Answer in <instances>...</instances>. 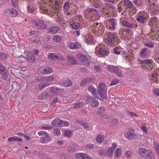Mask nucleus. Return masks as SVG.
I'll return each mask as SVG.
<instances>
[{
    "label": "nucleus",
    "mask_w": 159,
    "mask_h": 159,
    "mask_svg": "<svg viewBox=\"0 0 159 159\" xmlns=\"http://www.w3.org/2000/svg\"><path fill=\"white\" fill-rule=\"evenodd\" d=\"M139 154L143 157L146 159H155L152 152L149 149L145 148H140L138 151Z\"/></svg>",
    "instance_id": "f257e3e1"
},
{
    "label": "nucleus",
    "mask_w": 159,
    "mask_h": 159,
    "mask_svg": "<svg viewBox=\"0 0 159 159\" xmlns=\"http://www.w3.org/2000/svg\"><path fill=\"white\" fill-rule=\"evenodd\" d=\"M107 86L103 83L99 84L98 86V91L101 98L99 99L103 101L107 97Z\"/></svg>",
    "instance_id": "f03ea898"
},
{
    "label": "nucleus",
    "mask_w": 159,
    "mask_h": 159,
    "mask_svg": "<svg viewBox=\"0 0 159 159\" xmlns=\"http://www.w3.org/2000/svg\"><path fill=\"white\" fill-rule=\"evenodd\" d=\"M108 71L111 73H113L119 77H123V75L118 69V67L112 65H109L107 67Z\"/></svg>",
    "instance_id": "7ed1b4c3"
},
{
    "label": "nucleus",
    "mask_w": 159,
    "mask_h": 159,
    "mask_svg": "<svg viewBox=\"0 0 159 159\" xmlns=\"http://www.w3.org/2000/svg\"><path fill=\"white\" fill-rule=\"evenodd\" d=\"M32 25L35 28L39 30L44 29L46 27V25L42 20H34Z\"/></svg>",
    "instance_id": "20e7f679"
},
{
    "label": "nucleus",
    "mask_w": 159,
    "mask_h": 159,
    "mask_svg": "<svg viewBox=\"0 0 159 159\" xmlns=\"http://www.w3.org/2000/svg\"><path fill=\"white\" fill-rule=\"evenodd\" d=\"M53 96L52 94L47 92H44L39 94L38 98L40 100H45L50 98Z\"/></svg>",
    "instance_id": "39448f33"
},
{
    "label": "nucleus",
    "mask_w": 159,
    "mask_h": 159,
    "mask_svg": "<svg viewBox=\"0 0 159 159\" xmlns=\"http://www.w3.org/2000/svg\"><path fill=\"white\" fill-rule=\"evenodd\" d=\"M52 140V138L49 134L47 135L43 136L40 138L39 142L40 143L43 144L47 143Z\"/></svg>",
    "instance_id": "423d86ee"
},
{
    "label": "nucleus",
    "mask_w": 159,
    "mask_h": 159,
    "mask_svg": "<svg viewBox=\"0 0 159 159\" xmlns=\"http://www.w3.org/2000/svg\"><path fill=\"white\" fill-rule=\"evenodd\" d=\"M147 18V15L144 12L139 13L137 16L136 19L139 23H143Z\"/></svg>",
    "instance_id": "0eeeda50"
},
{
    "label": "nucleus",
    "mask_w": 159,
    "mask_h": 159,
    "mask_svg": "<svg viewBox=\"0 0 159 159\" xmlns=\"http://www.w3.org/2000/svg\"><path fill=\"white\" fill-rule=\"evenodd\" d=\"M48 58L50 60L55 61L60 60L61 59V57L60 55L54 53H49L48 55Z\"/></svg>",
    "instance_id": "6e6552de"
},
{
    "label": "nucleus",
    "mask_w": 159,
    "mask_h": 159,
    "mask_svg": "<svg viewBox=\"0 0 159 159\" xmlns=\"http://www.w3.org/2000/svg\"><path fill=\"white\" fill-rule=\"evenodd\" d=\"M7 15L11 17H15L17 16V12L15 9L11 8L7 10L6 11Z\"/></svg>",
    "instance_id": "1a4fd4ad"
},
{
    "label": "nucleus",
    "mask_w": 159,
    "mask_h": 159,
    "mask_svg": "<svg viewBox=\"0 0 159 159\" xmlns=\"http://www.w3.org/2000/svg\"><path fill=\"white\" fill-rule=\"evenodd\" d=\"M116 35L115 34L108 32L107 34V40L108 43H113L115 39Z\"/></svg>",
    "instance_id": "9d476101"
},
{
    "label": "nucleus",
    "mask_w": 159,
    "mask_h": 159,
    "mask_svg": "<svg viewBox=\"0 0 159 159\" xmlns=\"http://www.w3.org/2000/svg\"><path fill=\"white\" fill-rule=\"evenodd\" d=\"M40 11L41 13L46 14H50L52 12L51 8H47V7L43 6H40Z\"/></svg>",
    "instance_id": "9b49d317"
},
{
    "label": "nucleus",
    "mask_w": 159,
    "mask_h": 159,
    "mask_svg": "<svg viewBox=\"0 0 159 159\" xmlns=\"http://www.w3.org/2000/svg\"><path fill=\"white\" fill-rule=\"evenodd\" d=\"M80 60L82 61V63L84 65L89 66L90 65V61L84 55L81 56Z\"/></svg>",
    "instance_id": "f8f14e48"
},
{
    "label": "nucleus",
    "mask_w": 159,
    "mask_h": 159,
    "mask_svg": "<svg viewBox=\"0 0 159 159\" xmlns=\"http://www.w3.org/2000/svg\"><path fill=\"white\" fill-rule=\"evenodd\" d=\"M26 53L29 61L31 63L34 62L35 60V57L34 54L29 51H27Z\"/></svg>",
    "instance_id": "ddd939ff"
},
{
    "label": "nucleus",
    "mask_w": 159,
    "mask_h": 159,
    "mask_svg": "<svg viewBox=\"0 0 159 159\" xmlns=\"http://www.w3.org/2000/svg\"><path fill=\"white\" fill-rule=\"evenodd\" d=\"M60 30L59 28L57 26L52 27L49 28L48 30V33L49 34H55Z\"/></svg>",
    "instance_id": "4468645a"
},
{
    "label": "nucleus",
    "mask_w": 159,
    "mask_h": 159,
    "mask_svg": "<svg viewBox=\"0 0 159 159\" xmlns=\"http://www.w3.org/2000/svg\"><path fill=\"white\" fill-rule=\"evenodd\" d=\"M80 47V44L77 42L71 43L69 45V47L72 49L79 48Z\"/></svg>",
    "instance_id": "2eb2a0df"
},
{
    "label": "nucleus",
    "mask_w": 159,
    "mask_h": 159,
    "mask_svg": "<svg viewBox=\"0 0 159 159\" xmlns=\"http://www.w3.org/2000/svg\"><path fill=\"white\" fill-rule=\"evenodd\" d=\"M122 24L123 26H125L129 29H131L134 28V25L131 23H129L125 20L123 21L122 22Z\"/></svg>",
    "instance_id": "dca6fc26"
},
{
    "label": "nucleus",
    "mask_w": 159,
    "mask_h": 159,
    "mask_svg": "<svg viewBox=\"0 0 159 159\" xmlns=\"http://www.w3.org/2000/svg\"><path fill=\"white\" fill-rule=\"evenodd\" d=\"M60 121H61V120L58 118H57L52 121L51 123V125L53 126L60 127V126H59L60 125Z\"/></svg>",
    "instance_id": "f3484780"
},
{
    "label": "nucleus",
    "mask_w": 159,
    "mask_h": 159,
    "mask_svg": "<svg viewBox=\"0 0 159 159\" xmlns=\"http://www.w3.org/2000/svg\"><path fill=\"white\" fill-rule=\"evenodd\" d=\"M88 90L93 94V95L95 97H98V95L96 93V90L95 88L93 86L90 85L89 86Z\"/></svg>",
    "instance_id": "a211bd4d"
},
{
    "label": "nucleus",
    "mask_w": 159,
    "mask_h": 159,
    "mask_svg": "<svg viewBox=\"0 0 159 159\" xmlns=\"http://www.w3.org/2000/svg\"><path fill=\"white\" fill-rule=\"evenodd\" d=\"M21 52L19 47L16 48L13 50V55L15 57H19L20 55Z\"/></svg>",
    "instance_id": "6ab92c4d"
},
{
    "label": "nucleus",
    "mask_w": 159,
    "mask_h": 159,
    "mask_svg": "<svg viewBox=\"0 0 159 159\" xmlns=\"http://www.w3.org/2000/svg\"><path fill=\"white\" fill-rule=\"evenodd\" d=\"M84 104L82 102H79L76 103H72L71 106L74 108H79L84 106Z\"/></svg>",
    "instance_id": "aec40b11"
},
{
    "label": "nucleus",
    "mask_w": 159,
    "mask_h": 159,
    "mask_svg": "<svg viewBox=\"0 0 159 159\" xmlns=\"http://www.w3.org/2000/svg\"><path fill=\"white\" fill-rule=\"evenodd\" d=\"M50 91L52 93L53 95L54 94H58L61 90L59 88H57L55 87H52L50 88Z\"/></svg>",
    "instance_id": "412c9836"
},
{
    "label": "nucleus",
    "mask_w": 159,
    "mask_h": 159,
    "mask_svg": "<svg viewBox=\"0 0 159 159\" xmlns=\"http://www.w3.org/2000/svg\"><path fill=\"white\" fill-rule=\"evenodd\" d=\"M53 70L52 68L48 66L44 68L42 73L45 75H47L51 74Z\"/></svg>",
    "instance_id": "4be33fe9"
},
{
    "label": "nucleus",
    "mask_w": 159,
    "mask_h": 159,
    "mask_svg": "<svg viewBox=\"0 0 159 159\" xmlns=\"http://www.w3.org/2000/svg\"><path fill=\"white\" fill-rule=\"evenodd\" d=\"M109 24L111 25L110 28L113 30L115 28V24L113 19H110L108 20Z\"/></svg>",
    "instance_id": "5701e85b"
},
{
    "label": "nucleus",
    "mask_w": 159,
    "mask_h": 159,
    "mask_svg": "<svg viewBox=\"0 0 159 159\" xmlns=\"http://www.w3.org/2000/svg\"><path fill=\"white\" fill-rule=\"evenodd\" d=\"M7 140L9 142H13V141H21L22 140L16 136H14L11 137H9L8 138Z\"/></svg>",
    "instance_id": "b1692460"
},
{
    "label": "nucleus",
    "mask_w": 159,
    "mask_h": 159,
    "mask_svg": "<svg viewBox=\"0 0 159 159\" xmlns=\"http://www.w3.org/2000/svg\"><path fill=\"white\" fill-rule=\"evenodd\" d=\"M72 81L69 79H66L64 80L63 83V85L64 87H68L72 84Z\"/></svg>",
    "instance_id": "393cba45"
},
{
    "label": "nucleus",
    "mask_w": 159,
    "mask_h": 159,
    "mask_svg": "<svg viewBox=\"0 0 159 159\" xmlns=\"http://www.w3.org/2000/svg\"><path fill=\"white\" fill-rule=\"evenodd\" d=\"M125 136L128 139H132L134 138L135 134L133 133L129 132L126 133Z\"/></svg>",
    "instance_id": "a878e982"
},
{
    "label": "nucleus",
    "mask_w": 159,
    "mask_h": 159,
    "mask_svg": "<svg viewBox=\"0 0 159 159\" xmlns=\"http://www.w3.org/2000/svg\"><path fill=\"white\" fill-rule=\"evenodd\" d=\"M124 3L126 7L129 8H132L133 7L132 3L129 0H124Z\"/></svg>",
    "instance_id": "bb28decb"
},
{
    "label": "nucleus",
    "mask_w": 159,
    "mask_h": 159,
    "mask_svg": "<svg viewBox=\"0 0 159 159\" xmlns=\"http://www.w3.org/2000/svg\"><path fill=\"white\" fill-rule=\"evenodd\" d=\"M2 78L5 80H7L8 76V72L7 70L0 74Z\"/></svg>",
    "instance_id": "cd10ccee"
},
{
    "label": "nucleus",
    "mask_w": 159,
    "mask_h": 159,
    "mask_svg": "<svg viewBox=\"0 0 159 159\" xmlns=\"http://www.w3.org/2000/svg\"><path fill=\"white\" fill-rule=\"evenodd\" d=\"M91 105L93 107H97L98 104L99 102L97 100H95L93 98H91L90 100Z\"/></svg>",
    "instance_id": "c85d7f7f"
},
{
    "label": "nucleus",
    "mask_w": 159,
    "mask_h": 159,
    "mask_svg": "<svg viewBox=\"0 0 159 159\" xmlns=\"http://www.w3.org/2000/svg\"><path fill=\"white\" fill-rule=\"evenodd\" d=\"M70 25L72 29L75 30L78 29L80 26V23L77 22L73 23L72 24Z\"/></svg>",
    "instance_id": "c756f323"
},
{
    "label": "nucleus",
    "mask_w": 159,
    "mask_h": 159,
    "mask_svg": "<svg viewBox=\"0 0 159 159\" xmlns=\"http://www.w3.org/2000/svg\"><path fill=\"white\" fill-rule=\"evenodd\" d=\"M67 59L72 64H76V61L75 59L71 56H68L67 57Z\"/></svg>",
    "instance_id": "7c9ffc66"
},
{
    "label": "nucleus",
    "mask_w": 159,
    "mask_h": 159,
    "mask_svg": "<svg viewBox=\"0 0 159 159\" xmlns=\"http://www.w3.org/2000/svg\"><path fill=\"white\" fill-rule=\"evenodd\" d=\"M77 148L76 146L72 145L68 148L67 151L70 153L73 152L77 149Z\"/></svg>",
    "instance_id": "2f4dec72"
},
{
    "label": "nucleus",
    "mask_w": 159,
    "mask_h": 159,
    "mask_svg": "<svg viewBox=\"0 0 159 159\" xmlns=\"http://www.w3.org/2000/svg\"><path fill=\"white\" fill-rule=\"evenodd\" d=\"M93 80V79L91 78H87L84 79L82 81V83L83 84H89V83L92 82Z\"/></svg>",
    "instance_id": "473e14b6"
},
{
    "label": "nucleus",
    "mask_w": 159,
    "mask_h": 159,
    "mask_svg": "<svg viewBox=\"0 0 159 159\" xmlns=\"http://www.w3.org/2000/svg\"><path fill=\"white\" fill-rule=\"evenodd\" d=\"M61 40V37L57 35H55L53 38V40L56 43L60 42Z\"/></svg>",
    "instance_id": "72a5a7b5"
},
{
    "label": "nucleus",
    "mask_w": 159,
    "mask_h": 159,
    "mask_svg": "<svg viewBox=\"0 0 159 159\" xmlns=\"http://www.w3.org/2000/svg\"><path fill=\"white\" fill-rule=\"evenodd\" d=\"M152 62V61L151 60L149 59H146L144 60H143V66L147 67L148 66V65L150 64Z\"/></svg>",
    "instance_id": "f704fd0d"
},
{
    "label": "nucleus",
    "mask_w": 159,
    "mask_h": 159,
    "mask_svg": "<svg viewBox=\"0 0 159 159\" xmlns=\"http://www.w3.org/2000/svg\"><path fill=\"white\" fill-rule=\"evenodd\" d=\"M121 154V150L120 148H117L114 152V155L116 157L119 158Z\"/></svg>",
    "instance_id": "c9c22d12"
},
{
    "label": "nucleus",
    "mask_w": 159,
    "mask_h": 159,
    "mask_svg": "<svg viewBox=\"0 0 159 159\" xmlns=\"http://www.w3.org/2000/svg\"><path fill=\"white\" fill-rule=\"evenodd\" d=\"M104 136L103 135H99L96 138L97 142L98 143H101L104 139Z\"/></svg>",
    "instance_id": "e433bc0d"
},
{
    "label": "nucleus",
    "mask_w": 159,
    "mask_h": 159,
    "mask_svg": "<svg viewBox=\"0 0 159 159\" xmlns=\"http://www.w3.org/2000/svg\"><path fill=\"white\" fill-rule=\"evenodd\" d=\"M147 49L146 48H143L140 52V55L142 57H146L147 54L148 52L147 51Z\"/></svg>",
    "instance_id": "4c0bfd02"
},
{
    "label": "nucleus",
    "mask_w": 159,
    "mask_h": 159,
    "mask_svg": "<svg viewBox=\"0 0 159 159\" xmlns=\"http://www.w3.org/2000/svg\"><path fill=\"white\" fill-rule=\"evenodd\" d=\"M149 21L150 23V25L152 26L153 25H154V23L156 24V23L158 22V20L156 18H153L150 19Z\"/></svg>",
    "instance_id": "58836bf2"
},
{
    "label": "nucleus",
    "mask_w": 159,
    "mask_h": 159,
    "mask_svg": "<svg viewBox=\"0 0 159 159\" xmlns=\"http://www.w3.org/2000/svg\"><path fill=\"white\" fill-rule=\"evenodd\" d=\"M53 79V77L52 75L44 76L45 82H49L52 81Z\"/></svg>",
    "instance_id": "ea45409f"
},
{
    "label": "nucleus",
    "mask_w": 159,
    "mask_h": 159,
    "mask_svg": "<svg viewBox=\"0 0 159 159\" xmlns=\"http://www.w3.org/2000/svg\"><path fill=\"white\" fill-rule=\"evenodd\" d=\"M151 8L152 10V11L151 12V14L153 15H156L159 13V8L155 9L154 7L153 8Z\"/></svg>",
    "instance_id": "a19ab883"
},
{
    "label": "nucleus",
    "mask_w": 159,
    "mask_h": 159,
    "mask_svg": "<svg viewBox=\"0 0 159 159\" xmlns=\"http://www.w3.org/2000/svg\"><path fill=\"white\" fill-rule=\"evenodd\" d=\"M107 51L104 48H101L99 49V53L100 54L104 55L107 54Z\"/></svg>",
    "instance_id": "79ce46f5"
},
{
    "label": "nucleus",
    "mask_w": 159,
    "mask_h": 159,
    "mask_svg": "<svg viewBox=\"0 0 159 159\" xmlns=\"http://www.w3.org/2000/svg\"><path fill=\"white\" fill-rule=\"evenodd\" d=\"M53 134L54 136H58L61 135V132L58 129H54Z\"/></svg>",
    "instance_id": "37998d69"
},
{
    "label": "nucleus",
    "mask_w": 159,
    "mask_h": 159,
    "mask_svg": "<svg viewBox=\"0 0 159 159\" xmlns=\"http://www.w3.org/2000/svg\"><path fill=\"white\" fill-rule=\"evenodd\" d=\"M84 153H77L75 155V157L77 159H83Z\"/></svg>",
    "instance_id": "c03bdc74"
},
{
    "label": "nucleus",
    "mask_w": 159,
    "mask_h": 159,
    "mask_svg": "<svg viewBox=\"0 0 159 159\" xmlns=\"http://www.w3.org/2000/svg\"><path fill=\"white\" fill-rule=\"evenodd\" d=\"M125 155L127 158H130L132 156V152L129 150L125 152Z\"/></svg>",
    "instance_id": "a18cd8bd"
},
{
    "label": "nucleus",
    "mask_w": 159,
    "mask_h": 159,
    "mask_svg": "<svg viewBox=\"0 0 159 159\" xmlns=\"http://www.w3.org/2000/svg\"><path fill=\"white\" fill-rule=\"evenodd\" d=\"M49 85V83H41L39 84V89H42Z\"/></svg>",
    "instance_id": "49530a36"
},
{
    "label": "nucleus",
    "mask_w": 159,
    "mask_h": 159,
    "mask_svg": "<svg viewBox=\"0 0 159 159\" xmlns=\"http://www.w3.org/2000/svg\"><path fill=\"white\" fill-rule=\"evenodd\" d=\"M60 122V125H59L60 126V127L64 126L66 127H67L69 125V123L67 121H62L61 120Z\"/></svg>",
    "instance_id": "de8ad7c7"
},
{
    "label": "nucleus",
    "mask_w": 159,
    "mask_h": 159,
    "mask_svg": "<svg viewBox=\"0 0 159 159\" xmlns=\"http://www.w3.org/2000/svg\"><path fill=\"white\" fill-rule=\"evenodd\" d=\"M52 127L50 125H43L41 128L42 129L47 130L52 129Z\"/></svg>",
    "instance_id": "09e8293b"
},
{
    "label": "nucleus",
    "mask_w": 159,
    "mask_h": 159,
    "mask_svg": "<svg viewBox=\"0 0 159 159\" xmlns=\"http://www.w3.org/2000/svg\"><path fill=\"white\" fill-rule=\"evenodd\" d=\"M154 67V66L152 63V62L150 63V64H149L148 67L147 66L146 68V69H145V70L147 71H150L153 69Z\"/></svg>",
    "instance_id": "8fccbe9b"
},
{
    "label": "nucleus",
    "mask_w": 159,
    "mask_h": 159,
    "mask_svg": "<svg viewBox=\"0 0 159 159\" xmlns=\"http://www.w3.org/2000/svg\"><path fill=\"white\" fill-rule=\"evenodd\" d=\"M133 2L137 6L139 7L141 5L142 3V0H134Z\"/></svg>",
    "instance_id": "3c124183"
},
{
    "label": "nucleus",
    "mask_w": 159,
    "mask_h": 159,
    "mask_svg": "<svg viewBox=\"0 0 159 159\" xmlns=\"http://www.w3.org/2000/svg\"><path fill=\"white\" fill-rule=\"evenodd\" d=\"M114 150V148H109L107 150V151L108 156H111V155H112L113 154Z\"/></svg>",
    "instance_id": "603ef678"
},
{
    "label": "nucleus",
    "mask_w": 159,
    "mask_h": 159,
    "mask_svg": "<svg viewBox=\"0 0 159 159\" xmlns=\"http://www.w3.org/2000/svg\"><path fill=\"white\" fill-rule=\"evenodd\" d=\"M79 123L80 125L85 129L88 128L89 127V126L87 123L84 122L82 121H80Z\"/></svg>",
    "instance_id": "864d4df0"
},
{
    "label": "nucleus",
    "mask_w": 159,
    "mask_h": 159,
    "mask_svg": "<svg viewBox=\"0 0 159 159\" xmlns=\"http://www.w3.org/2000/svg\"><path fill=\"white\" fill-rule=\"evenodd\" d=\"M148 2L151 5V8H153L156 5V2L154 0H149L148 1Z\"/></svg>",
    "instance_id": "5fc2aeb1"
},
{
    "label": "nucleus",
    "mask_w": 159,
    "mask_h": 159,
    "mask_svg": "<svg viewBox=\"0 0 159 159\" xmlns=\"http://www.w3.org/2000/svg\"><path fill=\"white\" fill-rule=\"evenodd\" d=\"M126 113L129 116L131 117H133L138 116L136 114H135V113L132 112L127 111Z\"/></svg>",
    "instance_id": "6e6d98bb"
},
{
    "label": "nucleus",
    "mask_w": 159,
    "mask_h": 159,
    "mask_svg": "<svg viewBox=\"0 0 159 159\" xmlns=\"http://www.w3.org/2000/svg\"><path fill=\"white\" fill-rule=\"evenodd\" d=\"M93 37L89 35L86 39V42L89 44V43L92 42L93 41Z\"/></svg>",
    "instance_id": "4d7b16f0"
},
{
    "label": "nucleus",
    "mask_w": 159,
    "mask_h": 159,
    "mask_svg": "<svg viewBox=\"0 0 159 159\" xmlns=\"http://www.w3.org/2000/svg\"><path fill=\"white\" fill-rule=\"evenodd\" d=\"M6 70H7V69L5 66L2 64H0V74L2 73V72H4Z\"/></svg>",
    "instance_id": "13d9d810"
},
{
    "label": "nucleus",
    "mask_w": 159,
    "mask_h": 159,
    "mask_svg": "<svg viewBox=\"0 0 159 159\" xmlns=\"http://www.w3.org/2000/svg\"><path fill=\"white\" fill-rule=\"evenodd\" d=\"M70 8V5L69 2H66L63 6V9L65 10H67Z\"/></svg>",
    "instance_id": "bf43d9fd"
},
{
    "label": "nucleus",
    "mask_w": 159,
    "mask_h": 159,
    "mask_svg": "<svg viewBox=\"0 0 159 159\" xmlns=\"http://www.w3.org/2000/svg\"><path fill=\"white\" fill-rule=\"evenodd\" d=\"M154 146L157 153L159 155V144L157 142L154 143Z\"/></svg>",
    "instance_id": "052dcab7"
},
{
    "label": "nucleus",
    "mask_w": 159,
    "mask_h": 159,
    "mask_svg": "<svg viewBox=\"0 0 159 159\" xmlns=\"http://www.w3.org/2000/svg\"><path fill=\"white\" fill-rule=\"evenodd\" d=\"M119 80L118 79H114L111 82L110 85H113L117 84L119 82Z\"/></svg>",
    "instance_id": "680f3d73"
},
{
    "label": "nucleus",
    "mask_w": 159,
    "mask_h": 159,
    "mask_svg": "<svg viewBox=\"0 0 159 159\" xmlns=\"http://www.w3.org/2000/svg\"><path fill=\"white\" fill-rule=\"evenodd\" d=\"M36 80L39 82H45L44 76L39 77Z\"/></svg>",
    "instance_id": "e2e57ef3"
},
{
    "label": "nucleus",
    "mask_w": 159,
    "mask_h": 159,
    "mask_svg": "<svg viewBox=\"0 0 159 159\" xmlns=\"http://www.w3.org/2000/svg\"><path fill=\"white\" fill-rule=\"evenodd\" d=\"M71 134V131L70 130L66 131L64 133V135L65 136L69 137Z\"/></svg>",
    "instance_id": "0e129e2a"
},
{
    "label": "nucleus",
    "mask_w": 159,
    "mask_h": 159,
    "mask_svg": "<svg viewBox=\"0 0 159 159\" xmlns=\"http://www.w3.org/2000/svg\"><path fill=\"white\" fill-rule=\"evenodd\" d=\"M114 52L117 54H119L120 53L119 48L118 47L115 48L114 49Z\"/></svg>",
    "instance_id": "69168bd1"
},
{
    "label": "nucleus",
    "mask_w": 159,
    "mask_h": 159,
    "mask_svg": "<svg viewBox=\"0 0 159 159\" xmlns=\"http://www.w3.org/2000/svg\"><path fill=\"white\" fill-rule=\"evenodd\" d=\"M153 93L156 96H159V89H155L153 90Z\"/></svg>",
    "instance_id": "338daca9"
},
{
    "label": "nucleus",
    "mask_w": 159,
    "mask_h": 159,
    "mask_svg": "<svg viewBox=\"0 0 159 159\" xmlns=\"http://www.w3.org/2000/svg\"><path fill=\"white\" fill-rule=\"evenodd\" d=\"M83 159H92V158L86 153H84Z\"/></svg>",
    "instance_id": "774afa93"
}]
</instances>
